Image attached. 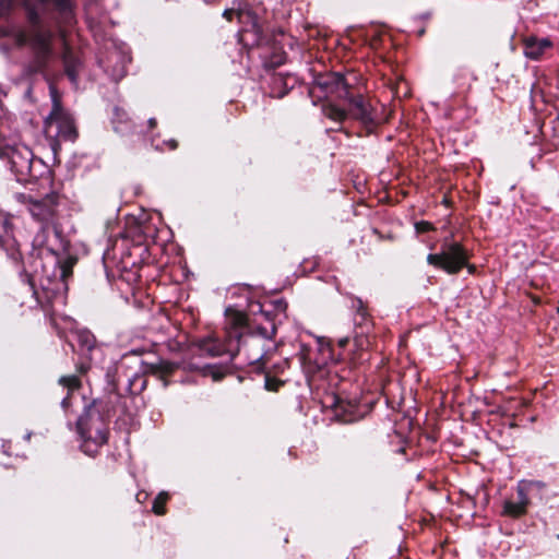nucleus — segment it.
<instances>
[{"mask_svg":"<svg viewBox=\"0 0 559 559\" xmlns=\"http://www.w3.org/2000/svg\"><path fill=\"white\" fill-rule=\"evenodd\" d=\"M317 85L326 95L348 98L353 118L366 126L374 122V115L370 104L362 96L349 97L348 84L340 73H330L318 78Z\"/></svg>","mask_w":559,"mask_h":559,"instance_id":"obj_2","label":"nucleus"},{"mask_svg":"<svg viewBox=\"0 0 559 559\" xmlns=\"http://www.w3.org/2000/svg\"><path fill=\"white\" fill-rule=\"evenodd\" d=\"M235 14V11L234 10H225L224 11V16L227 19V20H231V15Z\"/></svg>","mask_w":559,"mask_h":559,"instance_id":"obj_25","label":"nucleus"},{"mask_svg":"<svg viewBox=\"0 0 559 559\" xmlns=\"http://www.w3.org/2000/svg\"><path fill=\"white\" fill-rule=\"evenodd\" d=\"M528 487L530 484L525 481H521L518 485L516 493L518 500H506L503 503V514L512 518H520L526 513L527 507L530 504L528 498Z\"/></svg>","mask_w":559,"mask_h":559,"instance_id":"obj_9","label":"nucleus"},{"mask_svg":"<svg viewBox=\"0 0 559 559\" xmlns=\"http://www.w3.org/2000/svg\"><path fill=\"white\" fill-rule=\"evenodd\" d=\"M26 203L31 215L41 223L40 230L36 234L34 242L39 247L48 246L49 235H57V229L53 223L56 197L53 194H48L40 200L27 197Z\"/></svg>","mask_w":559,"mask_h":559,"instance_id":"obj_3","label":"nucleus"},{"mask_svg":"<svg viewBox=\"0 0 559 559\" xmlns=\"http://www.w3.org/2000/svg\"><path fill=\"white\" fill-rule=\"evenodd\" d=\"M61 405L63 408H67L69 406V396H67L62 400Z\"/></svg>","mask_w":559,"mask_h":559,"instance_id":"obj_28","label":"nucleus"},{"mask_svg":"<svg viewBox=\"0 0 559 559\" xmlns=\"http://www.w3.org/2000/svg\"><path fill=\"white\" fill-rule=\"evenodd\" d=\"M336 414L340 415L341 413H343V420L346 421V423H349V421H354L356 419H358V416H356L352 411L349 412V414H345L347 412V407L348 408H353L354 406L352 404H344L342 401H337L336 403Z\"/></svg>","mask_w":559,"mask_h":559,"instance_id":"obj_15","label":"nucleus"},{"mask_svg":"<svg viewBox=\"0 0 559 559\" xmlns=\"http://www.w3.org/2000/svg\"><path fill=\"white\" fill-rule=\"evenodd\" d=\"M415 228L418 233H426L432 228L431 224L428 222H418L415 224Z\"/></svg>","mask_w":559,"mask_h":559,"instance_id":"obj_20","label":"nucleus"},{"mask_svg":"<svg viewBox=\"0 0 559 559\" xmlns=\"http://www.w3.org/2000/svg\"><path fill=\"white\" fill-rule=\"evenodd\" d=\"M0 157L8 159L11 169L19 176V180H25L33 176V153L24 144L15 141L0 140Z\"/></svg>","mask_w":559,"mask_h":559,"instance_id":"obj_6","label":"nucleus"},{"mask_svg":"<svg viewBox=\"0 0 559 559\" xmlns=\"http://www.w3.org/2000/svg\"><path fill=\"white\" fill-rule=\"evenodd\" d=\"M324 115L334 121L341 122L346 119L348 114L344 109L330 104L324 107Z\"/></svg>","mask_w":559,"mask_h":559,"instance_id":"obj_14","label":"nucleus"},{"mask_svg":"<svg viewBox=\"0 0 559 559\" xmlns=\"http://www.w3.org/2000/svg\"><path fill=\"white\" fill-rule=\"evenodd\" d=\"M52 109L45 120V133L49 138L73 141L76 135L75 127L71 115L61 105L57 91L50 86Z\"/></svg>","mask_w":559,"mask_h":559,"instance_id":"obj_4","label":"nucleus"},{"mask_svg":"<svg viewBox=\"0 0 559 559\" xmlns=\"http://www.w3.org/2000/svg\"><path fill=\"white\" fill-rule=\"evenodd\" d=\"M41 271L37 267L32 272L29 282L31 285L38 284L44 290L51 293H59L67 289L66 278L71 274V266L68 264L59 265L50 274L47 265L40 264Z\"/></svg>","mask_w":559,"mask_h":559,"instance_id":"obj_7","label":"nucleus"},{"mask_svg":"<svg viewBox=\"0 0 559 559\" xmlns=\"http://www.w3.org/2000/svg\"><path fill=\"white\" fill-rule=\"evenodd\" d=\"M468 254L459 242L444 241L439 253H430L427 262L430 265L439 267L448 274H456L460 270L467 266L473 272L474 266L467 264Z\"/></svg>","mask_w":559,"mask_h":559,"instance_id":"obj_5","label":"nucleus"},{"mask_svg":"<svg viewBox=\"0 0 559 559\" xmlns=\"http://www.w3.org/2000/svg\"><path fill=\"white\" fill-rule=\"evenodd\" d=\"M280 385V382H277L276 380L274 379H271V378H266L265 380V388L270 391H275L277 390Z\"/></svg>","mask_w":559,"mask_h":559,"instance_id":"obj_21","label":"nucleus"},{"mask_svg":"<svg viewBox=\"0 0 559 559\" xmlns=\"http://www.w3.org/2000/svg\"><path fill=\"white\" fill-rule=\"evenodd\" d=\"M40 2H49L55 4L59 10L67 11L71 7L70 0H39Z\"/></svg>","mask_w":559,"mask_h":559,"instance_id":"obj_19","label":"nucleus"},{"mask_svg":"<svg viewBox=\"0 0 559 559\" xmlns=\"http://www.w3.org/2000/svg\"><path fill=\"white\" fill-rule=\"evenodd\" d=\"M247 317L242 311L228 307L225 311V341L207 336L198 342L202 355L212 357L227 355L230 359L243 352L250 364L260 362L265 356V335L246 334Z\"/></svg>","mask_w":559,"mask_h":559,"instance_id":"obj_1","label":"nucleus"},{"mask_svg":"<svg viewBox=\"0 0 559 559\" xmlns=\"http://www.w3.org/2000/svg\"><path fill=\"white\" fill-rule=\"evenodd\" d=\"M526 58L537 60L550 48L551 43L547 38L526 37L523 41Z\"/></svg>","mask_w":559,"mask_h":559,"instance_id":"obj_10","label":"nucleus"},{"mask_svg":"<svg viewBox=\"0 0 559 559\" xmlns=\"http://www.w3.org/2000/svg\"><path fill=\"white\" fill-rule=\"evenodd\" d=\"M63 63L66 68V73L72 83H76V68L79 66V61L73 57V55L67 49L63 55Z\"/></svg>","mask_w":559,"mask_h":559,"instance_id":"obj_11","label":"nucleus"},{"mask_svg":"<svg viewBox=\"0 0 559 559\" xmlns=\"http://www.w3.org/2000/svg\"><path fill=\"white\" fill-rule=\"evenodd\" d=\"M78 341L82 344L86 349H91L94 347L95 338L88 331H80L76 333Z\"/></svg>","mask_w":559,"mask_h":559,"instance_id":"obj_17","label":"nucleus"},{"mask_svg":"<svg viewBox=\"0 0 559 559\" xmlns=\"http://www.w3.org/2000/svg\"><path fill=\"white\" fill-rule=\"evenodd\" d=\"M91 413H96L103 420V423L105 424V420H104V417L102 416L98 407H97V404L93 403L92 405L87 406L84 414L80 417V418H84L85 419V427L92 429V431L94 432V429H95V419L93 418V416L91 415Z\"/></svg>","mask_w":559,"mask_h":559,"instance_id":"obj_13","label":"nucleus"},{"mask_svg":"<svg viewBox=\"0 0 559 559\" xmlns=\"http://www.w3.org/2000/svg\"><path fill=\"white\" fill-rule=\"evenodd\" d=\"M167 145L169 146L170 150H175L177 147V143L174 140L169 141Z\"/></svg>","mask_w":559,"mask_h":559,"instance_id":"obj_27","label":"nucleus"},{"mask_svg":"<svg viewBox=\"0 0 559 559\" xmlns=\"http://www.w3.org/2000/svg\"><path fill=\"white\" fill-rule=\"evenodd\" d=\"M347 343H348V338L347 337L341 338L338 341L340 347H345Z\"/></svg>","mask_w":559,"mask_h":559,"instance_id":"obj_26","label":"nucleus"},{"mask_svg":"<svg viewBox=\"0 0 559 559\" xmlns=\"http://www.w3.org/2000/svg\"><path fill=\"white\" fill-rule=\"evenodd\" d=\"M2 227L5 233H8L11 229V222H10V217L8 215H4L2 217Z\"/></svg>","mask_w":559,"mask_h":559,"instance_id":"obj_23","label":"nucleus"},{"mask_svg":"<svg viewBox=\"0 0 559 559\" xmlns=\"http://www.w3.org/2000/svg\"><path fill=\"white\" fill-rule=\"evenodd\" d=\"M10 448H11V443L10 442H3L2 443V450H3V453L7 454V455H11L10 453Z\"/></svg>","mask_w":559,"mask_h":559,"instance_id":"obj_24","label":"nucleus"},{"mask_svg":"<svg viewBox=\"0 0 559 559\" xmlns=\"http://www.w3.org/2000/svg\"><path fill=\"white\" fill-rule=\"evenodd\" d=\"M353 307H356L358 312L361 314L362 318L366 317V310L364 308L362 301L360 299H357L354 301Z\"/></svg>","mask_w":559,"mask_h":559,"instance_id":"obj_22","label":"nucleus"},{"mask_svg":"<svg viewBox=\"0 0 559 559\" xmlns=\"http://www.w3.org/2000/svg\"><path fill=\"white\" fill-rule=\"evenodd\" d=\"M95 419L94 432L92 429L85 427V419L79 418L78 420V432L82 439L81 449L82 451L93 456L97 453L98 448L104 444L107 440L106 425L96 413H91Z\"/></svg>","mask_w":559,"mask_h":559,"instance_id":"obj_8","label":"nucleus"},{"mask_svg":"<svg viewBox=\"0 0 559 559\" xmlns=\"http://www.w3.org/2000/svg\"><path fill=\"white\" fill-rule=\"evenodd\" d=\"M148 124H150V127H151V128H154V127H155V124H156V120H155V119H153V118H152V119H150V120H148Z\"/></svg>","mask_w":559,"mask_h":559,"instance_id":"obj_29","label":"nucleus"},{"mask_svg":"<svg viewBox=\"0 0 559 559\" xmlns=\"http://www.w3.org/2000/svg\"><path fill=\"white\" fill-rule=\"evenodd\" d=\"M177 366L173 362L160 360L156 364H152L150 370L152 373L165 378L166 376L174 372Z\"/></svg>","mask_w":559,"mask_h":559,"instance_id":"obj_12","label":"nucleus"},{"mask_svg":"<svg viewBox=\"0 0 559 559\" xmlns=\"http://www.w3.org/2000/svg\"><path fill=\"white\" fill-rule=\"evenodd\" d=\"M168 493L163 491L160 492L154 500L153 511L157 515H162L165 513V504L168 500Z\"/></svg>","mask_w":559,"mask_h":559,"instance_id":"obj_16","label":"nucleus"},{"mask_svg":"<svg viewBox=\"0 0 559 559\" xmlns=\"http://www.w3.org/2000/svg\"><path fill=\"white\" fill-rule=\"evenodd\" d=\"M60 383L67 386L70 391L79 388V380L75 376L62 377Z\"/></svg>","mask_w":559,"mask_h":559,"instance_id":"obj_18","label":"nucleus"}]
</instances>
